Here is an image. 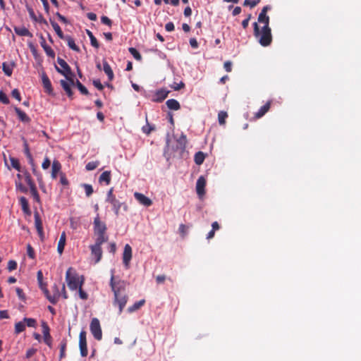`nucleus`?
Here are the masks:
<instances>
[{
    "label": "nucleus",
    "mask_w": 361,
    "mask_h": 361,
    "mask_svg": "<svg viewBox=\"0 0 361 361\" xmlns=\"http://www.w3.org/2000/svg\"><path fill=\"white\" fill-rule=\"evenodd\" d=\"M14 31L16 35L23 37H32V34L25 27H14Z\"/></svg>",
    "instance_id": "4be33fe9"
},
{
    "label": "nucleus",
    "mask_w": 361,
    "mask_h": 361,
    "mask_svg": "<svg viewBox=\"0 0 361 361\" xmlns=\"http://www.w3.org/2000/svg\"><path fill=\"white\" fill-rule=\"evenodd\" d=\"M17 268V262L14 260H10L8 262V269L11 271Z\"/></svg>",
    "instance_id": "6e6d98bb"
},
{
    "label": "nucleus",
    "mask_w": 361,
    "mask_h": 361,
    "mask_svg": "<svg viewBox=\"0 0 361 361\" xmlns=\"http://www.w3.org/2000/svg\"><path fill=\"white\" fill-rule=\"evenodd\" d=\"M14 67V63H8L4 62L2 64L3 71L7 76H11L13 73V69Z\"/></svg>",
    "instance_id": "c85d7f7f"
},
{
    "label": "nucleus",
    "mask_w": 361,
    "mask_h": 361,
    "mask_svg": "<svg viewBox=\"0 0 361 361\" xmlns=\"http://www.w3.org/2000/svg\"><path fill=\"white\" fill-rule=\"evenodd\" d=\"M178 230L183 237H185L186 235L188 233V227L185 224H181L179 226Z\"/></svg>",
    "instance_id": "603ef678"
},
{
    "label": "nucleus",
    "mask_w": 361,
    "mask_h": 361,
    "mask_svg": "<svg viewBox=\"0 0 361 361\" xmlns=\"http://www.w3.org/2000/svg\"><path fill=\"white\" fill-rule=\"evenodd\" d=\"M30 193L31 195H32L34 200L37 202H39L40 201V197H39V193L37 190V188L36 187L33 188H31L30 189Z\"/></svg>",
    "instance_id": "de8ad7c7"
},
{
    "label": "nucleus",
    "mask_w": 361,
    "mask_h": 361,
    "mask_svg": "<svg viewBox=\"0 0 361 361\" xmlns=\"http://www.w3.org/2000/svg\"><path fill=\"white\" fill-rule=\"evenodd\" d=\"M228 118V114L226 111H221L218 114V121L220 125H224L226 123V119Z\"/></svg>",
    "instance_id": "4c0bfd02"
},
{
    "label": "nucleus",
    "mask_w": 361,
    "mask_h": 361,
    "mask_svg": "<svg viewBox=\"0 0 361 361\" xmlns=\"http://www.w3.org/2000/svg\"><path fill=\"white\" fill-rule=\"evenodd\" d=\"M23 322L25 323V324L29 327H36L37 326V321L33 318L25 317L23 319Z\"/></svg>",
    "instance_id": "ea45409f"
},
{
    "label": "nucleus",
    "mask_w": 361,
    "mask_h": 361,
    "mask_svg": "<svg viewBox=\"0 0 361 361\" xmlns=\"http://www.w3.org/2000/svg\"><path fill=\"white\" fill-rule=\"evenodd\" d=\"M123 263L126 267V269H128L130 267V262L132 259V247L130 245L126 244L124 246V250L123 252Z\"/></svg>",
    "instance_id": "9d476101"
},
{
    "label": "nucleus",
    "mask_w": 361,
    "mask_h": 361,
    "mask_svg": "<svg viewBox=\"0 0 361 361\" xmlns=\"http://www.w3.org/2000/svg\"><path fill=\"white\" fill-rule=\"evenodd\" d=\"M74 85H76L81 94L85 95L89 94L87 89L78 80H77L75 82L74 81Z\"/></svg>",
    "instance_id": "e433bc0d"
},
{
    "label": "nucleus",
    "mask_w": 361,
    "mask_h": 361,
    "mask_svg": "<svg viewBox=\"0 0 361 361\" xmlns=\"http://www.w3.org/2000/svg\"><path fill=\"white\" fill-rule=\"evenodd\" d=\"M25 180H26L27 185L30 187V190L31 188H33L36 187L35 185V183L32 180V178H31L30 175H27V176H25Z\"/></svg>",
    "instance_id": "052dcab7"
},
{
    "label": "nucleus",
    "mask_w": 361,
    "mask_h": 361,
    "mask_svg": "<svg viewBox=\"0 0 361 361\" xmlns=\"http://www.w3.org/2000/svg\"><path fill=\"white\" fill-rule=\"evenodd\" d=\"M60 183L63 185H68V180L66 178V175L63 173H61V174H60Z\"/></svg>",
    "instance_id": "680f3d73"
},
{
    "label": "nucleus",
    "mask_w": 361,
    "mask_h": 361,
    "mask_svg": "<svg viewBox=\"0 0 361 361\" xmlns=\"http://www.w3.org/2000/svg\"><path fill=\"white\" fill-rule=\"evenodd\" d=\"M63 39L67 42V44L70 49L77 52L80 51L79 47L75 44L74 39L71 36L66 35Z\"/></svg>",
    "instance_id": "7c9ffc66"
},
{
    "label": "nucleus",
    "mask_w": 361,
    "mask_h": 361,
    "mask_svg": "<svg viewBox=\"0 0 361 361\" xmlns=\"http://www.w3.org/2000/svg\"><path fill=\"white\" fill-rule=\"evenodd\" d=\"M42 334L44 336V341L48 345H51V336L50 335V329L47 323L45 322H42Z\"/></svg>",
    "instance_id": "f8f14e48"
},
{
    "label": "nucleus",
    "mask_w": 361,
    "mask_h": 361,
    "mask_svg": "<svg viewBox=\"0 0 361 361\" xmlns=\"http://www.w3.org/2000/svg\"><path fill=\"white\" fill-rule=\"evenodd\" d=\"M224 68L227 72H231L232 71V63L230 61H227L224 62Z\"/></svg>",
    "instance_id": "69168bd1"
},
{
    "label": "nucleus",
    "mask_w": 361,
    "mask_h": 361,
    "mask_svg": "<svg viewBox=\"0 0 361 361\" xmlns=\"http://www.w3.org/2000/svg\"><path fill=\"white\" fill-rule=\"evenodd\" d=\"M51 164V161L48 157H45L42 162V167L43 169H47Z\"/></svg>",
    "instance_id": "0e129e2a"
},
{
    "label": "nucleus",
    "mask_w": 361,
    "mask_h": 361,
    "mask_svg": "<svg viewBox=\"0 0 361 361\" xmlns=\"http://www.w3.org/2000/svg\"><path fill=\"white\" fill-rule=\"evenodd\" d=\"M87 34L90 37L91 45L95 48H99V44L96 37L93 35L92 32L87 30Z\"/></svg>",
    "instance_id": "c9c22d12"
},
{
    "label": "nucleus",
    "mask_w": 361,
    "mask_h": 361,
    "mask_svg": "<svg viewBox=\"0 0 361 361\" xmlns=\"http://www.w3.org/2000/svg\"><path fill=\"white\" fill-rule=\"evenodd\" d=\"M174 24L172 22H169L165 25V29L167 32H171L174 30Z\"/></svg>",
    "instance_id": "338daca9"
},
{
    "label": "nucleus",
    "mask_w": 361,
    "mask_h": 361,
    "mask_svg": "<svg viewBox=\"0 0 361 361\" xmlns=\"http://www.w3.org/2000/svg\"><path fill=\"white\" fill-rule=\"evenodd\" d=\"M93 231L96 236L95 240L107 242L109 238L106 235L107 226L105 222L102 221L99 214L94 218L93 221Z\"/></svg>",
    "instance_id": "7ed1b4c3"
},
{
    "label": "nucleus",
    "mask_w": 361,
    "mask_h": 361,
    "mask_svg": "<svg viewBox=\"0 0 361 361\" xmlns=\"http://www.w3.org/2000/svg\"><path fill=\"white\" fill-rule=\"evenodd\" d=\"M92 83L99 90H102L104 89V85L101 83L99 80H94Z\"/></svg>",
    "instance_id": "e2e57ef3"
},
{
    "label": "nucleus",
    "mask_w": 361,
    "mask_h": 361,
    "mask_svg": "<svg viewBox=\"0 0 361 361\" xmlns=\"http://www.w3.org/2000/svg\"><path fill=\"white\" fill-rule=\"evenodd\" d=\"M35 225L37 229L38 235L42 241L44 240V233L43 231L42 222L38 212H35Z\"/></svg>",
    "instance_id": "9b49d317"
},
{
    "label": "nucleus",
    "mask_w": 361,
    "mask_h": 361,
    "mask_svg": "<svg viewBox=\"0 0 361 361\" xmlns=\"http://www.w3.org/2000/svg\"><path fill=\"white\" fill-rule=\"evenodd\" d=\"M169 93V91L166 89H160L158 90L156 92V97L157 98L154 99V101L157 102H161L164 101L167 97Z\"/></svg>",
    "instance_id": "412c9836"
},
{
    "label": "nucleus",
    "mask_w": 361,
    "mask_h": 361,
    "mask_svg": "<svg viewBox=\"0 0 361 361\" xmlns=\"http://www.w3.org/2000/svg\"><path fill=\"white\" fill-rule=\"evenodd\" d=\"M86 334L85 331H81L79 334V348L82 357H86L88 353Z\"/></svg>",
    "instance_id": "1a4fd4ad"
},
{
    "label": "nucleus",
    "mask_w": 361,
    "mask_h": 361,
    "mask_svg": "<svg viewBox=\"0 0 361 361\" xmlns=\"http://www.w3.org/2000/svg\"><path fill=\"white\" fill-rule=\"evenodd\" d=\"M134 197L135 200L143 206L149 207L152 204V201L142 193L135 192Z\"/></svg>",
    "instance_id": "ddd939ff"
},
{
    "label": "nucleus",
    "mask_w": 361,
    "mask_h": 361,
    "mask_svg": "<svg viewBox=\"0 0 361 361\" xmlns=\"http://www.w3.org/2000/svg\"><path fill=\"white\" fill-rule=\"evenodd\" d=\"M166 104L167 107L171 110L177 111L180 109L179 102L174 99H170L167 100Z\"/></svg>",
    "instance_id": "bb28decb"
},
{
    "label": "nucleus",
    "mask_w": 361,
    "mask_h": 361,
    "mask_svg": "<svg viewBox=\"0 0 361 361\" xmlns=\"http://www.w3.org/2000/svg\"><path fill=\"white\" fill-rule=\"evenodd\" d=\"M205 159V155L202 152H198L195 154L194 161L197 165H201Z\"/></svg>",
    "instance_id": "f704fd0d"
},
{
    "label": "nucleus",
    "mask_w": 361,
    "mask_h": 361,
    "mask_svg": "<svg viewBox=\"0 0 361 361\" xmlns=\"http://www.w3.org/2000/svg\"><path fill=\"white\" fill-rule=\"evenodd\" d=\"M40 44L47 56H49L51 58L55 57L54 51L51 49V47H49L47 44L45 38L42 35L40 36Z\"/></svg>",
    "instance_id": "a211bd4d"
},
{
    "label": "nucleus",
    "mask_w": 361,
    "mask_h": 361,
    "mask_svg": "<svg viewBox=\"0 0 361 361\" xmlns=\"http://www.w3.org/2000/svg\"><path fill=\"white\" fill-rule=\"evenodd\" d=\"M0 102L4 104H9V99L7 95L2 91H0Z\"/></svg>",
    "instance_id": "09e8293b"
},
{
    "label": "nucleus",
    "mask_w": 361,
    "mask_h": 361,
    "mask_svg": "<svg viewBox=\"0 0 361 361\" xmlns=\"http://www.w3.org/2000/svg\"><path fill=\"white\" fill-rule=\"evenodd\" d=\"M11 96L15 98L16 99H17L18 102H20L21 100V97H20V92L18 91V89H14L12 90L11 92Z\"/></svg>",
    "instance_id": "4d7b16f0"
},
{
    "label": "nucleus",
    "mask_w": 361,
    "mask_h": 361,
    "mask_svg": "<svg viewBox=\"0 0 361 361\" xmlns=\"http://www.w3.org/2000/svg\"><path fill=\"white\" fill-rule=\"evenodd\" d=\"M81 278V280H80L78 275L72 267L68 269L66 274V281L71 290H76L79 286H82L84 279L82 276Z\"/></svg>",
    "instance_id": "39448f33"
},
{
    "label": "nucleus",
    "mask_w": 361,
    "mask_h": 361,
    "mask_svg": "<svg viewBox=\"0 0 361 361\" xmlns=\"http://www.w3.org/2000/svg\"><path fill=\"white\" fill-rule=\"evenodd\" d=\"M50 23L58 37L61 39H64L65 35H63L60 26L55 21L51 20H50Z\"/></svg>",
    "instance_id": "473e14b6"
},
{
    "label": "nucleus",
    "mask_w": 361,
    "mask_h": 361,
    "mask_svg": "<svg viewBox=\"0 0 361 361\" xmlns=\"http://www.w3.org/2000/svg\"><path fill=\"white\" fill-rule=\"evenodd\" d=\"M99 183L104 182L106 185H109L111 182V171H105L99 176Z\"/></svg>",
    "instance_id": "c756f323"
},
{
    "label": "nucleus",
    "mask_w": 361,
    "mask_h": 361,
    "mask_svg": "<svg viewBox=\"0 0 361 361\" xmlns=\"http://www.w3.org/2000/svg\"><path fill=\"white\" fill-rule=\"evenodd\" d=\"M42 82L45 92L49 94H53V88L51 81L45 73L42 75Z\"/></svg>",
    "instance_id": "2eb2a0df"
},
{
    "label": "nucleus",
    "mask_w": 361,
    "mask_h": 361,
    "mask_svg": "<svg viewBox=\"0 0 361 361\" xmlns=\"http://www.w3.org/2000/svg\"><path fill=\"white\" fill-rule=\"evenodd\" d=\"M111 275L109 286L114 293L113 305L118 307V314H121L128 300V295L126 291L128 282L122 280L119 276L114 275V270L111 271Z\"/></svg>",
    "instance_id": "f257e3e1"
},
{
    "label": "nucleus",
    "mask_w": 361,
    "mask_h": 361,
    "mask_svg": "<svg viewBox=\"0 0 361 361\" xmlns=\"http://www.w3.org/2000/svg\"><path fill=\"white\" fill-rule=\"evenodd\" d=\"M143 133L147 135H149L152 130H154V128L151 126L148 123L146 126H144L142 128Z\"/></svg>",
    "instance_id": "3c124183"
},
{
    "label": "nucleus",
    "mask_w": 361,
    "mask_h": 361,
    "mask_svg": "<svg viewBox=\"0 0 361 361\" xmlns=\"http://www.w3.org/2000/svg\"><path fill=\"white\" fill-rule=\"evenodd\" d=\"M19 201L23 212L25 213L26 214H30L31 212L27 199L25 197H21Z\"/></svg>",
    "instance_id": "cd10ccee"
},
{
    "label": "nucleus",
    "mask_w": 361,
    "mask_h": 361,
    "mask_svg": "<svg viewBox=\"0 0 361 361\" xmlns=\"http://www.w3.org/2000/svg\"><path fill=\"white\" fill-rule=\"evenodd\" d=\"M61 169V164L58 160H54L51 166V178L53 179L56 178L57 173Z\"/></svg>",
    "instance_id": "5701e85b"
},
{
    "label": "nucleus",
    "mask_w": 361,
    "mask_h": 361,
    "mask_svg": "<svg viewBox=\"0 0 361 361\" xmlns=\"http://www.w3.org/2000/svg\"><path fill=\"white\" fill-rule=\"evenodd\" d=\"M97 166H98V162L90 161L86 164L85 169L87 171H92V170H94Z\"/></svg>",
    "instance_id": "49530a36"
},
{
    "label": "nucleus",
    "mask_w": 361,
    "mask_h": 361,
    "mask_svg": "<svg viewBox=\"0 0 361 361\" xmlns=\"http://www.w3.org/2000/svg\"><path fill=\"white\" fill-rule=\"evenodd\" d=\"M178 143L180 145V148H185L187 142L186 136L183 134L177 140Z\"/></svg>",
    "instance_id": "a18cd8bd"
},
{
    "label": "nucleus",
    "mask_w": 361,
    "mask_h": 361,
    "mask_svg": "<svg viewBox=\"0 0 361 361\" xmlns=\"http://www.w3.org/2000/svg\"><path fill=\"white\" fill-rule=\"evenodd\" d=\"M170 87L174 90H179L185 87V84L183 82H180V83L173 82L170 85Z\"/></svg>",
    "instance_id": "864d4df0"
},
{
    "label": "nucleus",
    "mask_w": 361,
    "mask_h": 361,
    "mask_svg": "<svg viewBox=\"0 0 361 361\" xmlns=\"http://www.w3.org/2000/svg\"><path fill=\"white\" fill-rule=\"evenodd\" d=\"M66 348V343L62 342L61 344V348H60V356H59L60 359H62L66 356V353H65Z\"/></svg>",
    "instance_id": "5fc2aeb1"
},
{
    "label": "nucleus",
    "mask_w": 361,
    "mask_h": 361,
    "mask_svg": "<svg viewBox=\"0 0 361 361\" xmlns=\"http://www.w3.org/2000/svg\"><path fill=\"white\" fill-rule=\"evenodd\" d=\"M206 185V180L203 176H200L196 183V191L199 197H202L204 195V188Z\"/></svg>",
    "instance_id": "4468645a"
},
{
    "label": "nucleus",
    "mask_w": 361,
    "mask_h": 361,
    "mask_svg": "<svg viewBox=\"0 0 361 361\" xmlns=\"http://www.w3.org/2000/svg\"><path fill=\"white\" fill-rule=\"evenodd\" d=\"M90 331L94 338L100 341L102 338V331L100 326L99 320L97 318H93L90 323Z\"/></svg>",
    "instance_id": "6e6552de"
},
{
    "label": "nucleus",
    "mask_w": 361,
    "mask_h": 361,
    "mask_svg": "<svg viewBox=\"0 0 361 361\" xmlns=\"http://www.w3.org/2000/svg\"><path fill=\"white\" fill-rule=\"evenodd\" d=\"M113 192L114 188H111L107 192L106 202L111 205V209L114 211L115 215L118 216L119 215L120 209L123 207L124 211H127L128 206L125 202H120Z\"/></svg>",
    "instance_id": "20e7f679"
},
{
    "label": "nucleus",
    "mask_w": 361,
    "mask_h": 361,
    "mask_svg": "<svg viewBox=\"0 0 361 361\" xmlns=\"http://www.w3.org/2000/svg\"><path fill=\"white\" fill-rule=\"evenodd\" d=\"M54 288L56 290H55V293H54L53 295H49V290L47 288L43 289V290H44L47 299L49 300V301L51 304L55 305L58 302V300L60 297V293H59V290L56 286H54Z\"/></svg>",
    "instance_id": "dca6fc26"
},
{
    "label": "nucleus",
    "mask_w": 361,
    "mask_h": 361,
    "mask_svg": "<svg viewBox=\"0 0 361 361\" xmlns=\"http://www.w3.org/2000/svg\"><path fill=\"white\" fill-rule=\"evenodd\" d=\"M271 101H268L264 106H262L257 112L255 114V118H262L267 112L269 111L271 106Z\"/></svg>",
    "instance_id": "aec40b11"
},
{
    "label": "nucleus",
    "mask_w": 361,
    "mask_h": 361,
    "mask_svg": "<svg viewBox=\"0 0 361 361\" xmlns=\"http://www.w3.org/2000/svg\"><path fill=\"white\" fill-rule=\"evenodd\" d=\"M16 293H17L18 298L21 300H24L25 295H24L23 290L20 288H16Z\"/></svg>",
    "instance_id": "774afa93"
},
{
    "label": "nucleus",
    "mask_w": 361,
    "mask_h": 361,
    "mask_svg": "<svg viewBox=\"0 0 361 361\" xmlns=\"http://www.w3.org/2000/svg\"><path fill=\"white\" fill-rule=\"evenodd\" d=\"M27 256L31 259H34L35 257V250L30 244H28L27 246Z\"/></svg>",
    "instance_id": "8fccbe9b"
},
{
    "label": "nucleus",
    "mask_w": 361,
    "mask_h": 361,
    "mask_svg": "<svg viewBox=\"0 0 361 361\" xmlns=\"http://www.w3.org/2000/svg\"><path fill=\"white\" fill-rule=\"evenodd\" d=\"M57 63L61 68H60L56 66L55 68L57 72L64 75L68 81H70L72 84H74V80L71 77L73 73L69 65L65 60L59 57L57 59Z\"/></svg>",
    "instance_id": "423d86ee"
},
{
    "label": "nucleus",
    "mask_w": 361,
    "mask_h": 361,
    "mask_svg": "<svg viewBox=\"0 0 361 361\" xmlns=\"http://www.w3.org/2000/svg\"><path fill=\"white\" fill-rule=\"evenodd\" d=\"M261 0H245L243 2V6H250L251 8L255 7Z\"/></svg>",
    "instance_id": "37998d69"
},
{
    "label": "nucleus",
    "mask_w": 361,
    "mask_h": 361,
    "mask_svg": "<svg viewBox=\"0 0 361 361\" xmlns=\"http://www.w3.org/2000/svg\"><path fill=\"white\" fill-rule=\"evenodd\" d=\"M145 300L144 299L140 300L135 302L132 306L129 307L128 308V312L130 313L135 312L137 310H139L142 306H143L145 305Z\"/></svg>",
    "instance_id": "2f4dec72"
},
{
    "label": "nucleus",
    "mask_w": 361,
    "mask_h": 361,
    "mask_svg": "<svg viewBox=\"0 0 361 361\" xmlns=\"http://www.w3.org/2000/svg\"><path fill=\"white\" fill-rule=\"evenodd\" d=\"M78 293L79 296L82 300H87V294L82 290V286H79L78 288Z\"/></svg>",
    "instance_id": "13d9d810"
},
{
    "label": "nucleus",
    "mask_w": 361,
    "mask_h": 361,
    "mask_svg": "<svg viewBox=\"0 0 361 361\" xmlns=\"http://www.w3.org/2000/svg\"><path fill=\"white\" fill-rule=\"evenodd\" d=\"M101 21H102V23L103 24H105V25H108L109 27H111V25H112L111 20L110 18H109L107 16H102L101 18Z\"/></svg>",
    "instance_id": "bf43d9fd"
},
{
    "label": "nucleus",
    "mask_w": 361,
    "mask_h": 361,
    "mask_svg": "<svg viewBox=\"0 0 361 361\" xmlns=\"http://www.w3.org/2000/svg\"><path fill=\"white\" fill-rule=\"evenodd\" d=\"M264 26L259 29L258 23H253L254 36L258 39L259 44L263 47H267L272 42L271 30L269 23H263Z\"/></svg>",
    "instance_id": "f03ea898"
},
{
    "label": "nucleus",
    "mask_w": 361,
    "mask_h": 361,
    "mask_svg": "<svg viewBox=\"0 0 361 361\" xmlns=\"http://www.w3.org/2000/svg\"><path fill=\"white\" fill-rule=\"evenodd\" d=\"M66 233L63 231L59 238L58 246H57V251L61 255L63 253L64 247L66 245Z\"/></svg>",
    "instance_id": "393cba45"
},
{
    "label": "nucleus",
    "mask_w": 361,
    "mask_h": 361,
    "mask_svg": "<svg viewBox=\"0 0 361 361\" xmlns=\"http://www.w3.org/2000/svg\"><path fill=\"white\" fill-rule=\"evenodd\" d=\"M25 329V324L23 322H17L15 325V333L18 334Z\"/></svg>",
    "instance_id": "58836bf2"
},
{
    "label": "nucleus",
    "mask_w": 361,
    "mask_h": 361,
    "mask_svg": "<svg viewBox=\"0 0 361 361\" xmlns=\"http://www.w3.org/2000/svg\"><path fill=\"white\" fill-rule=\"evenodd\" d=\"M129 52L133 56V57L137 60L140 61L142 59V56L139 53V51L134 47H130L128 49Z\"/></svg>",
    "instance_id": "79ce46f5"
},
{
    "label": "nucleus",
    "mask_w": 361,
    "mask_h": 361,
    "mask_svg": "<svg viewBox=\"0 0 361 361\" xmlns=\"http://www.w3.org/2000/svg\"><path fill=\"white\" fill-rule=\"evenodd\" d=\"M11 164L13 168L16 169L18 171H20V164L18 159L14 157H10Z\"/></svg>",
    "instance_id": "a19ab883"
},
{
    "label": "nucleus",
    "mask_w": 361,
    "mask_h": 361,
    "mask_svg": "<svg viewBox=\"0 0 361 361\" xmlns=\"http://www.w3.org/2000/svg\"><path fill=\"white\" fill-rule=\"evenodd\" d=\"M270 8L269 6H265L263 7L257 18L259 23H269V17L267 13Z\"/></svg>",
    "instance_id": "f3484780"
},
{
    "label": "nucleus",
    "mask_w": 361,
    "mask_h": 361,
    "mask_svg": "<svg viewBox=\"0 0 361 361\" xmlns=\"http://www.w3.org/2000/svg\"><path fill=\"white\" fill-rule=\"evenodd\" d=\"M82 187L84 188L85 194L87 197H90L93 193L94 190H93V188L91 185L84 183L82 185Z\"/></svg>",
    "instance_id": "c03bdc74"
},
{
    "label": "nucleus",
    "mask_w": 361,
    "mask_h": 361,
    "mask_svg": "<svg viewBox=\"0 0 361 361\" xmlns=\"http://www.w3.org/2000/svg\"><path fill=\"white\" fill-rule=\"evenodd\" d=\"M15 111L19 120L21 121L22 122L27 123L30 121V118L20 108L15 107Z\"/></svg>",
    "instance_id": "b1692460"
},
{
    "label": "nucleus",
    "mask_w": 361,
    "mask_h": 361,
    "mask_svg": "<svg viewBox=\"0 0 361 361\" xmlns=\"http://www.w3.org/2000/svg\"><path fill=\"white\" fill-rule=\"evenodd\" d=\"M103 70L107 75L109 80L111 81L114 79V75L110 65L106 61H103Z\"/></svg>",
    "instance_id": "a878e982"
},
{
    "label": "nucleus",
    "mask_w": 361,
    "mask_h": 361,
    "mask_svg": "<svg viewBox=\"0 0 361 361\" xmlns=\"http://www.w3.org/2000/svg\"><path fill=\"white\" fill-rule=\"evenodd\" d=\"M60 84L62 87V88L66 92L68 97L71 99L73 98V92L71 90V85H74V84H72L70 81H66L64 80H61Z\"/></svg>",
    "instance_id": "6ab92c4d"
},
{
    "label": "nucleus",
    "mask_w": 361,
    "mask_h": 361,
    "mask_svg": "<svg viewBox=\"0 0 361 361\" xmlns=\"http://www.w3.org/2000/svg\"><path fill=\"white\" fill-rule=\"evenodd\" d=\"M23 140L24 152H25L26 157H27V159H29L30 163L33 164V159H32V154L30 152L27 142L24 137H23Z\"/></svg>",
    "instance_id": "72a5a7b5"
},
{
    "label": "nucleus",
    "mask_w": 361,
    "mask_h": 361,
    "mask_svg": "<svg viewBox=\"0 0 361 361\" xmlns=\"http://www.w3.org/2000/svg\"><path fill=\"white\" fill-rule=\"evenodd\" d=\"M105 242L95 240L94 245L90 246L91 250V255L94 257V263H98L102 257V245Z\"/></svg>",
    "instance_id": "0eeeda50"
}]
</instances>
